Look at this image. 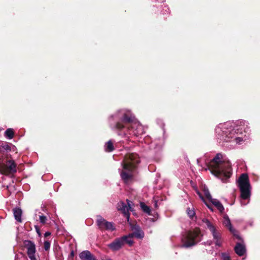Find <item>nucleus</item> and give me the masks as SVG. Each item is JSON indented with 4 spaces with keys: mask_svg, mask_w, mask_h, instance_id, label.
I'll list each match as a JSON object with an SVG mask.
<instances>
[{
    "mask_svg": "<svg viewBox=\"0 0 260 260\" xmlns=\"http://www.w3.org/2000/svg\"><path fill=\"white\" fill-rule=\"evenodd\" d=\"M236 125L232 122L220 123L215 128V137L217 142L222 146L229 147L228 143L240 144L245 140L243 133L248 131L245 121H240Z\"/></svg>",
    "mask_w": 260,
    "mask_h": 260,
    "instance_id": "obj_1",
    "label": "nucleus"
},
{
    "mask_svg": "<svg viewBox=\"0 0 260 260\" xmlns=\"http://www.w3.org/2000/svg\"><path fill=\"white\" fill-rule=\"evenodd\" d=\"M111 119L118 121L113 125L111 123V126L112 128L118 131L119 135L139 136L144 133L143 126L139 122L134 119V117L129 110H120L112 115Z\"/></svg>",
    "mask_w": 260,
    "mask_h": 260,
    "instance_id": "obj_2",
    "label": "nucleus"
},
{
    "mask_svg": "<svg viewBox=\"0 0 260 260\" xmlns=\"http://www.w3.org/2000/svg\"><path fill=\"white\" fill-rule=\"evenodd\" d=\"M197 162L201 166L204 163L206 166L205 170H209L212 174L220 179L223 182H225L232 174L231 163L221 153L217 154L211 161L206 160L204 157L198 159Z\"/></svg>",
    "mask_w": 260,
    "mask_h": 260,
    "instance_id": "obj_3",
    "label": "nucleus"
},
{
    "mask_svg": "<svg viewBox=\"0 0 260 260\" xmlns=\"http://www.w3.org/2000/svg\"><path fill=\"white\" fill-rule=\"evenodd\" d=\"M139 162V158L136 154H129L125 158L122 164V170L120 176L125 183H128L132 180L133 171L136 168V164Z\"/></svg>",
    "mask_w": 260,
    "mask_h": 260,
    "instance_id": "obj_4",
    "label": "nucleus"
},
{
    "mask_svg": "<svg viewBox=\"0 0 260 260\" xmlns=\"http://www.w3.org/2000/svg\"><path fill=\"white\" fill-rule=\"evenodd\" d=\"M238 183L241 199L242 200L248 199L251 194V186L248 175L246 174H241L238 179Z\"/></svg>",
    "mask_w": 260,
    "mask_h": 260,
    "instance_id": "obj_5",
    "label": "nucleus"
},
{
    "mask_svg": "<svg viewBox=\"0 0 260 260\" xmlns=\"http://www.w3.org/2000/svg\"><path fill=\"white\" fill-rule=\"evenodd\" d=\"M201 240L200 235L198 231H188L182 238V245L181 247L188 248L195 245Z\"/></svg>",
    "mask_w": 260,
    "mask_h": 260,
    "instance_id": "obj_6",
    "label": "nucleus"
},
{
    "mask_svg": "<svg viewBox=\"0 0 260 260\" xmlns=\"http://www.w3.org/2000/svg\"><path fill=\"white\" fill-rule=\"evenodd\" d=\"M17 172L16 164L14 160L4 159L0 160V172L6 175L13 174Z\"/></svg>",
    "mask_w": 260,
    "mask_h": 260,
    "instance_id": "obj_7",
    "label": "nucleus"
},
{
    "mask_svg": "<svg viewBox=\"0 0 260 260\" xmlns=\"http://www.w3.org/2000/svg\"><path fill=\"white\" fill-rule=\"evenodd\" d=\"M203 222L205 223L207 228L211 232L213 240L216 246L220 247L222 245V240L220 232L217 230V228L209 220L205 219Z\"/></svg>",
    "mask_w": 260,
    "mask_h": 260,
    "instance_id": "obj_8",
    "label": "nucleus"
},
{
    "mask_svg": "<svg viewBox=\"0 0 260 260\" xmlns=\"http://www.w3.org/2000/svg\"><path fill=\"white\" fill-rule=\"evenodd\" d=\"M128 236H123L120 238L115 239L112 242L108 245V247L112 251H115L120 249L125 243H127L129 246L133 244V241L128 240Z\"/></svg>",
    "mask_w": 260,
    "mask_h": 260,
    "instance_id": "obj_9",
    "label": "nucleus"
},
{
    "mask_svg": "<svg viewBox=\"0 0 260 260\" xmlns=\"http://www.w3.org/2000/svg\"><path fill=\"white\" fill-rule=\"evenodd\" d=\"M97 224L99 228L102 230H106L113 231L115 230V228L112 222L107 221L101 216H97Z\"/></svg>",
    "mask_w": 260,
    "mask_h": 260,
    "instance_id": "obj_10",
    "label": "nucleus"
},
{
    "mask_svg": "<svg viewBox=\"0 0 260 260\" xmlns=\"http://www.w3.org/2000/svg\"><path fill=\"white\" fill-rule=\"evenodd\" d=\"M126 202L127 205L121 202L118 204L117 208L118 210L121 211L123 213L126 217L127 221H128L129 218V211H132L133 203L128 200H126Z\"/></svg>",
    "mask_w": 260,
    "mask_h": 260,
    "instance_id": "obj_11",
    "label": "nucleus"
},
{
    "mask_svg": "<svg viewBox=\"0 0 260 260\" xmlns=\"http://www.w3.org/2000/svg\"><path fill=\"white\" fill-rule=\"evenodd\" d=\"M24 244L27 248V253L29 259L30 260H36L35 256L36 249L35 243L30 240H26Z\"/></svg>",
    "mask_w": 260,
    "mask_h": 260,
    "instance_id": "obj_12",
    "label": "nucleus"
},
{
    "mask_svg": "<svg viewBox=\"0 0 260 260\" xmlns=\"http://www.w3.org/2000/svg\"><path fill=\"white\" fill-rule=\"evenodd\" d=\"M223 224L229 229L230 232H232L237 239H240V237L237 234L236 231L232 227L230 219L226 215L223 216Z\"/></svg>",
    "mask_w": 260,
    "mask_h": 260,
    "instance_id": "obj_13",
    "label": "nucleus"
},
{
    "mask_svg": "<svg viewBox=\"0 0 260 260\" xmlns=\"http://www.w3.org/2000/svg\"><path fill=\"white\" fill-rule=\"evenodd\" d=\"M126 236H128V240L130 241H133L132 238L134 237H136L139 239H142L144 237V234L142 231H141L138 226L136 228V231L133 233L129 234L127 235H125Z\"/></svg>",
    "mask_w": 260,
    "mask_h": 260,
    "instance_id": "obj_14",
    "label": "nucleus"
},
{
    "mask_svg": "<svg viewBox=\"0 0 260 260\" xmlns=\"http://www.w3.org/2000/svg\"><path fill=\"white\" fill-rule=\"evenodd\" d=\"M79 257L81 260H96V258L88 250H84L79 254Z\"/></svg>",
    "mask_w": 260,
    "mask_h": 260,
    "instance_id": "obj_15",
    "label": "nucleus"
},
{
    "mask_svg": "<svg viewBox=\"0 0 260 260\" xmlns=\"http://www.w3.org/2000/svg\"><path fill=\"white\" fill-rule=\"evenodd\" d=\"M235 251L238 255L242 256L246 251L245 247L244 245L237 243L235 247Z\"/></svg>",
    "mask_w": 260,
    "mask_h": 260,
    "instance_id": "obj_16",
    "label": "nucleus"
},
{
    "mask_svg": "<svg viewBox=\"0 0 260 260\" xmlns=\"http://www.w3.org/2000/svg\"><path fill=\"white\" fill-rule=\"evenodd\" d=\"M13 213L15 217V219L19 222H22V211L19 208H15L13 209Z\"/></svg>",
    "mask_w": 260,
    "mask_h": 260,
    "instance_id": "obj_17",
    "label": "nucleus"
},
{
    "mask_svg": "<svg viewBox=\"0 0 260 260\" xmlns=\"http://www.w3.org/2000/svg\"><path fill=\"white\" fill-rule=\"evenodd\" d=\"M210 201L221 212H223L224 208L221 203L216 199H212Z\"/></svg>",
    "mask_w": 260,
    "mask_h": 260,
    "instance_id": "obj_18",
    "label": "nucleus"
},
{
    "mask_svg": "<svg viewBox=\"0 0 260 260\" xmlns=\"http://www.w3.org/2000/svg\"><path fill=\"white\" fill-rule=\"evenodd\" d=\"M114 150L113 142L111 140H109L105 145V150L106 152H112Z\"/></svg>",
    "mask_w": 260,
    "mask_h": 260,
    "instance_id": "obj_19",
    "label": "nucleus"
},
{
    "mask_svg": "<svg viewBox=\"0 0 260 260\" xmlns=\"http://www.w3.org/2000/svg\"><path fill=\"white\" fill-rule=\"evenodd\" d=\"M14 131L12 128H8L5 132V136L9 139H12L14 137Z\"/></svg>",
    "mask_w": 260,
    "mask_h": 260,
    "instance_id": "obj_20",
    "label": "nucleus"
},
{
    "mask_svg": "<svg viewBox=\"0 0 260 260\" xmlns=\"http://www.w3.org/2000/svg\"><path fill=\"white\" fill-rule=\"evenodd\" d=\"M140 206L144 212L148 214V215L151 214V209L149 206H147L145 203L143 202L140 203Z\"/></svg>",
    "mask_w": 260,
    "mask_h": 260,
    "instance_id": "obj_21",
    "label": "nucleus"
},
{
    "mask_svg": "<svg viewBox=\"0 0 260 260\" xmlns=\"http://www.w3.org/2000/svg\"><path fill=\"white\" fill-rule=\"evenodd\" d=\"M186 212L190 218H192L195 215V211L193 207H188Z\"/></svg>",
    "mask_w": 260,
    "mask_h": 260,
    "instance_id": "obj_22",
    "label": "nucleus"
},
{
    "mask_svg": "<svg viewBox=\"0 0 260 260\" xmlns=\"http://www.w3.org/2000/svg\"><path fill=\"white\" fill-rule=\"evenodd\" d=\"M203 191H204L205 196L208 200H209L210 201L212 199L211 195L210 194V192L208 188L205 187L204 188Z\"/></svg>",
    "mask_w": 260,
    "mask_h": 260,
    "instance_id": "obj_23",
    "label": "nucleus"
},
{
    "mask_svg": "<svg viewBox=\"0 0 260 260\" xmlns=\"http://www.w3.org/2000/svg\"><path fill=\"white\" fill-rule=\"evenodd\" d=\"M39 220H40V222L41 223L44 224L46 222L47 217H46V216H45L43 215H41L39 216Z\"/></svg>",
    "mask_w": 260,
    "mask_h": 260,
    "instance_id": "obj_24",
    "label": "nucleus"
},
{
    "mask_svg": "<svg viewBox=\"0 0 260 260\" xmlns=\"http://www.w3.org/2000/svg\"><path fill=\"white\" fill-rule=\"evenodd\" d=\"M221 257L223 260H231L230 256L229 254L227 253H221Z\"/></svg>",
    "mask_w": 260,
    "mask_h": 260,
    "instance_id": "obj_25",
    "label": "nucleus"
},
{
    "mask_svg": "<svg viewBox=\"0 0 260 260\" xmlns=\"http://www.w3.org/2000/svg\"><path fill=\"white\" fill-rule=\"evenodd\" d=\"M197 193L199 194V196L200 197V198L205 203V204L207 205V206L208 207V208L209 209H210L211 211H213V209L212 207L211 206H210L209 205H208L207 203L205 202V200H204V197H203V196L199 191H197Z\"/></svg>",
    "mask_w": 260,
    "mask_h": 260,
    "instance_id": "obj_26",
    "label": "nucleus"
},
{
    "mask_svg": "<svg viewBox=\"0 0 260 260\" xmlns=\"http://www.w3.org/2000/svg\"><path fill=\"white\" fill-rule=\"evenodd\" d=\"M1 147L3 149L6 150H11V147L7 143L2 144V145H1Z\"/></svg>",
    "mask_w": 260,
    "mask_h": 260,
    "instance_id": "obj_27",
    "label": "nucleus"
},
{
    "mask_svg": "<svg viewBox=\"0 0 260 260\" xmlns=\"http://www.w3.org/2000/svg\"><path fill=\"white\" fill-rule=\"evenodd\" d=\"M44 249L46 251L48 250L50 248V243H49V242H48L47 241H45L44 243Z\"/></svg>",
    "mask_w": 260,
    "mask_h": 260,
    "instance_id": "obj_28",
    "label": "nucleus"
},
{
    "mask_svg": "<svg viewBox=\"0 0 260 260\" xmlns=\"http://www.w3.org/2000/svg\"><path fill=\"white\" fill-rule=\"evenodd\" d=\"M158 204H157V201L156 200H154V207L155 208H158Z\"/></svg>",
    "mask_w": 260,
    "mask_h": 260,
    "instance_id": "obj_29",
    "label": "nucleus"
},
{
    "mask_svg": "<svg viewBox=\"0 0 260 260\" xmlns=\"http://www.w3.org/2000/svg\"><path fill=\"white\" fill-rule=\"evenodd\" d=\"M50 235V232H46L45 234H44V236L45 237H47L48 236H49Z\"/></svg>",
    "mask_w": 260,
    "mask_h": 260,
    "instance_id": "obj_30",
    "label": "nucleus"
},
{
    "mask_svg": "<svg viewBox=\"0 0 260 260\" xmlns=\"http://www.w3.org/2000/svg\"><path fill=\"white\" fill-rule=\"evenodd\" d=\"M36 231L38 233V234L40 235V231H39V229L38 228L37 226H36Z\"/></svg>",
    "mask_w": 260,
    "mask_h": 260,
    "instance_id": "obj_31",
    "label": "nucleus"
},
{
    "mask_svg": "<svg viewBox=\"0 0 260 260\" xmlns=\"http://www.w3.org/2000/svg\"><path fill=\"white\" fill-rule=\"evenodd\" d=\"M162 142L161 141V144H159V145L157 146V147H158V149H159L160 148H161V146H162Z\"/></svg>",
    "mask_w": 260,
    "mask_h": 260,
    "instance_id": "obj_32",
    "label": "nucleus"
},
{
    "mask_svg": "<svg viewBox=\"0 0 260 260\" xmlns=\"http://www.w3.org/2000/svg\"><path fill=\"white\" fill-rule=\"evenodd\" d=\"M207 244L209 245H211V244L212 243V242L211 241H208L207 242Z\"/></svg>",
    "mask_w": 260,
    "mask_h": 260,
    "instance_id": "obj_33",
    "label": "nucleus"
},
{
    "mask_svg": "<svg viewBox=\"0 0 260 260\" xmlns=\"http://www.w3.org/2000/svg\"><path fill=\"white\" fill-rule=\"evenodd\" d=\"M241 204L242 205H246V204H243L242 201L241 202Z\"/></svg>",
    "mask_w": 260,
    "mask_h": 260,
    "instance_id": "obj_34",
    "label": "nucleus"
},
{
    "mask_svg": "<svg viewBox=\"0 0 260 260\" xmlns=\"http://www.w3.org/2000/svg\"><path fill=\"white\" fill-rule=\"evenodd\" d=\"M71 255H73V252H72Z\"/></svg>",
    "mask_w": 260,
    "mask_h": 260,
    "instance_id": "obj_35",
    "label": "nucleus"
}]
</instances>
